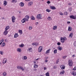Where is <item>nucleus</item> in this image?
I'll list each match as a JSON object with an SVG mask.
<instances>
[{
	"instance_id": "f257e3e1",
	"label": "nucleus",
	"mask_w": 76,
	"mask_h": 76,
	"mask_svg": "<svg viewBox=\"0 0 76 76\" xmlns=\"http://www.w3.org/2000/svg\"><path fill=\"white\" fill-rule=\"evenodd\" d=\"M29 15H26L24 18L23 19L21 20L22 23H23L26 22V21H29Z\"/></svg>"
},
{
	"instance_id": "f03ea898",
	"label": "nucleus",
	"mask_w": 76,
	"mask_h": 76,
	"mask_svg": "<svg viewBox=\"0 0 76 76\" xmlns=\"http://www.w3.org/2000/svg\"><path fill=\"white\" fill-rule=\"evenodd\" d=\"M37 19H42V16H41V14L37 15Z\"/></svg>"
},
{
	"instance_id": "7ed1b4c3",
	"label": "nucleus",
	"mask_w": 76,
	"mask_h": 76,
	"mask_svg": "<svg viewBox=\"0 0 76 76\" xmlns=\"http://www.w3.org/2000/svg\"><path fill=\"white\" fill-rule=\"evenodd\" d=\"M69 65V66H71L73 65V62L71 60H69L68 62Z\"/></svg>"
},
{
	"instance_id": "20e7f679",
	"label": "nucleus",
	"mask_w": 76,
	"mask_h": 76,
	"mask_svg": "<svg viewBox=\"0 0 76 76\" xmlns=\"http://www.w3.org/2000/svg\"><path fill=\"white\" fill-rule=\"evenodd\" d=\"M17 69H18L19 70H22L23 71L25 69H23L22 66H17Z\"/></svg>"
},
{
	"instance_id": "39448f33",
	"label": "nucleus",
	"mask_w": 76,
	"mask_h": 76,
	"mask_svg": "<svg viewBox=\"0 0 76 76\" xmlns=\"http://www.w3.org/2000/svg\"><path fill=\"white\" fill-rule=\"evenodd\" d=\"M38 51L39 53L41 52L42 51V47L40 46V47L38 49Z\"/></svg>"
},
{
	"instance_id": "423d86ee",
	"label": "nucleus",
	"mask_w": 76,
	"mask_h": 76,
	"mask_svg": "<svg viewBox=\"0 0 76 76\" xmlns=\"http://www.w3.org/2000/svg\"><path fill=\"white\" fill-rule=\"evenodd\" d=\"M12 22H13V23H14V22H15V20L16 19V18H15V16H13L12 17Z\"/></svg>"
},
{
	"instance_id": "0eeeda50",
	"label": "nucleus",
	"mask_w": 76,
	"mask_h": 76,
	"mask_svg": "<svg viewBox=\"0 0 76 76\" xmlns=\"http://www.w3.org/2000/svg\"><path fill=\"white\" fill-rule=\"evenodd\" d=\"M70 18H71V19H76V17L73 15L70 16Z\"/></svg>"
},
{
	"instance_id": "6e6552de",
	"label": "nucleus",
	"mask_w": 76,
	"mask_h": 76,
	"mask_svg": "<svg viewBox=\"0 0 76 76\" xmlns=\"http://www.w3.org/2000/svg\"><path fill=\"white\" fill-rule=\"evenodd\" d=\"M7 62V58H4V60H3V63H4V64L6 63Z\"/></svg>"
},
{
	"instance_id": "1a4fd4ad",
	"label": "nucleus",
	"mask_w": 76,
	"mask_h": 76,
	"mask_svg": "<svg viewBox=\"0 0 76 76\" xmlns=\"http://www.w3.org/2000/svg\"><path fill=\"white\" fill-rule=\"evenodd\" d=\"M32 4H33V2H30L28 3V6H31V5H32Z\"/></svg>"
},
{
	"instance_id": "9d476101",
	"label": "nucleus",
	"mask_w": 76,
	"mask_h": 76,
	"mask_svg": "<svg viewBox=\"0 0 76 76\" xmlns=\"http://www.w3.org/2000/svg\"><path fill=\"white\" fill-rule=\"evenodd\" d=\"M50 9H52V10H55L56 9V8L54 6H52L50 7Z\"/></svg>"
},
{
	"instance_id": "9b49d317",
	"label": "nucleus",
	"mask_w": 76,
	"mask_h": 76,
	"mask_svg": "<svg viewBox=\"0 0 76 76\" xmlns=\"http://www.w3.org/2000/svg\"><path fill=\"white\" fill-rule=\"evenodd\" d=\"M61 42L62 43H64V40L63 37L61 38Z\"/></svg>"
},
{
	"instance_id": "f8f14e48",
	"label": "nucleus",
	"mask_w": 76,
	"mask_h": 76,
	"mask_svg": "<svg viewBox=\"0 0 76 76\" xmlns=\"http://www.w3.org/2000/svg\"><path fill=\"white\" fill-rule=\"evenodd\" d=\"M27 50L28 51H29V52H32V49L31 48H28Z\"/></svg>"
},
{
	"instance_id": "ddd939ff",
	"label": "nucleus",
	"mask_w": 76,
	"mask_h": 76,
	"mask_svg": "<svg viewBox=\"0 0 76 76\" xmlns=\"http://www.w3.org/2000/svg\"><path fill=\"white\" fill-rule=\"evenodd\" d=\"M8 33V31L6 30H5V31L4 32V35H7V34Z\"/></svg>"
},
{
	"instance_id": "4468645a",
	"label": "nucleus",
	"mask_w": 76,
	"mask_h": 76,
	"mask_svg": "<svg viewBox=\"0 0 76 76\" xmlns=\"http://www.w3.org/2000/svg\"><path fill=\"white\" fill-rule=\"evenodd\" d=\"M7 4V2L6 1H4V6H6V5Z\"/></svg>"
},
{
	"instance_id": "2eb2a0df",
	"label": "nucleus",
	"mask_w": 76,
	"mask_h": 76,
	"mask_svg": "<svg viewBox=\"0 0 76 76\" xmlns=\"http://www.w3.org/2000/svg\"><path fill=\"white\" fill-rule=\"evenodd\" d=\"M17 51H18V52H19V53H20L22 51V50H21V49L20 48H18L17 49Z\"/></svg>"
},
{
	"instance_id": "dca6fc26",
	"label": "nucleus",
	"mask_w": 76,
	"mask_h": 76,
	"mask_svg": "<svg viewBox=\"0 0 76 76\" xmlns=\"http://www.w3.org/2000/svg\"><path fill=\"white\" fill-rule=\"evenodd\" d=\"M60 67L61 69H65V67H64V65H61V66Z\"/></svg>"
},
{
	"instance_id": "f3484780",
	"label": "nucleus",
	"mask_w": 76,
	"mask_h": 76,
	"mask_svg": "<svg viewBox=\"0 0 76 76\" xmlns=\"http://www.w3.org/2000/svg\"><path fill=\"white\" fill-rule=\"evenodd\" d=\"M19 36L18 33H15L14 36V38H17Z\"/></svg>"
},
{
	"instance_id": "a211bd4d",
	"label": "nucleus",
	"mask_w": 76,
	"mask_h": 76,
	"mask_svg": "<svg viewBox=\"0 0 76 76\" xmlns=\"http://www.w3.org/2000/svg\"><path fill=\"white\" fill-rule=\"evenodd\" d=\"M72 75H73V76H76V73L75 72H72L71 73Z\"/></svg>"
},
{
	"instance_id": "6ab92c4d",
	"label": "nucleus",
	"mask_w": 76,
	"mask_h": 76,
	"mask_svg": "<svg viewBox=\"0 0 76 76\" xmlns=\"http://www.w3.org/2000/svg\"><path fill=\"white\" fill-rule=\"evenodd\" d=\"M62 48V47H61V46H59L58 47V49L59 50V51H61Z\"/></svg>"
},
{
	"instance_id": "aec40b11",
	"label": "nucleus",
	"mask_w": 76,
	"mask_h": 76,
	"mask_svg": "<svg viewBox=\"0 0 76 76\" xmlns=\"http://www.w3.org/2000/svg\"><path fill=\"white\" fill-rule=\"evenodd\" d=\"M51 50V49H49L48 50H47L45 52V54H47L50 53V51Z\"/></svg>"
},
{
	"instance_id": "412c9836",
	"label": "nucleus",
	"mask_w": 76,
	"mask_h": 76,
	"mask_svg": "<svg viewBox=\"0 0 76 76\" xmlns=\"http://www.w3.org/2000/svg\"><path fill=\"white\" fill-rule=\"evenodd\" d=\"M19 5L20 6H21V7H23V6H24V3L22 2H21L20 3Z\"/></svg>"
},
{
	"instance_id": "4be33fe9",
	"label": "nucleus",
	"mask_w": 76,
	"mask_h": 76,
	"mask_svg": "<svg viewBox=\"0 0 76 76\" xmlns=\"http://www.w3.org/2000/svg\"><path fill=\"white\" fill-rule=\"evenodd\" d=\"M68 29L69 31H71L72 30V28L71 27H69Z\"/></svg>"
},
{
	"instance_id": "5701e85b",
	"label": "nucleus",
	"mask_w": 76,
	"mask_h": 76,
	"mask_svg": "<svg viewBox=\"0 0 76 76\" xmlns=\"http://www.w3.org/2000/svg\"><path fill=\"white\" fill-rule=\"evenodd\" d=\"M47 19L49 20H52V18H51V17H48V18H47Z\"/></svg>"
},
{
	"instance_id": "b1692460",
	"label": "nucleus",
	"mask_w": 76,
	"mask_h": 76,
	"mask_svg": "<svg viewBox=\"0 0 76 76\" xmlns=\"http://www.w3.org/2000/svg\"><path fill=\"white\" fill-rule=\"evenodd\" d=\"M57 26H54L53 27V30H55L57 29Z\"/></svg>"
},
{
	"instance_id": "393cba45",
	"label": "nucleus",
	"mask_w": 76,
	"mask_h": 76,
	"mask_svg": "<svg viewBox=\"0 0 76 76\" xmlns=\"http://www.w3.org/2000/svg\"><path fill=\"white\" fill-rule=\"evenodd\" d=\"M19 33H20V35H22V31L21 30H20L18 31Z\"/></svg>"
},
{
	"instance_id": "a878e982",
	"label": "nucleus",
	"mask_w": 76,
	"mask_h": 76,
	"mask_svg": "<svg viewBox=\"0 0 76 76\" xmlns=\"http://www.w3.org/2000/svg\"><path fill=\"white\" fill-rule=\"evenodd\" d=\"M31 20H35V18L33 16H31Z\"/></svg>"
},
{
	"instance_id": "bb28decb",
	"label": "nucleus",
	"mask_w": 76,
	"mask_h": 76,
	"mask_svg": "<svg viewBox=\"0 0 76 76\" xmlns=\"http://www.w3.org/2000/svg\"><path fill=\"white\" fill-rule=\"evenodd\" d=\"M64 71H62L60 72V74L61 75H62L64 74Z\"/></svg>"
},
{
	"instance_id": "cd10ccee",
	"label": "nucleus",
	"mask_w": 76,
	"mask_h": 76,
	"mask_svg": "<svg viewBox=\"0 0 76 76\" xmlns=\"http://www.w3.org/2000/svg\"><path fill=\"white\" fill-rule=\"evenodd\" d=\"M57 50L55 49L54 51V54H56L57 53Z\"/></svg>"
},
{
	"instance_id": "c85d7f7f",
	"label": "nucleus",
	"mask_w": 76,
	"mask_h": 76,
	"mask_svg": "<svg viewBox=\"0 0 76 76\" xmlns=\"http://www.w3.org/2000/svg\"><path fill=\"white\" fill-rule=\"evenodd\" d=\"M38 66L37 65H36V64H35L34 65V68H37L38 67Z\"/></svg>"
},
{
	"instance_id": "c756f323",
	"label": "nucleus",
	"mask_w": 76,
	"mask_h": 76,
	"mask_svg": "<svg viewBox=\"0 0 76 76\" xmlns=\"http://www.w3.org/2000/svg\"><path fill=\"white\" fill-rule=\"evenodd\" d=\"M19 46L20 47L22 48L23 47H24V45H23V44H22L20 45Z\"/></svg>"
},
{
	"instance_id": "7c9ffc66",
	"label": "nucleus",
	"mask_w": 76,
	"mask_h": 76,
	"mask_svg": "<svg viewBox=\"0 0 76 76\" xmlns=\"http://www.w3.org/2000/svg\"><path fill=\"white\" fill-rule=\"evenodd\" d=\"M9 29V26H7L5 28V30H6V31H7V30H8V29Z\"/></svg>"
},
{
	"instance_id": "2f4dec72",
	"label": "nucleus",
	"mask_w": 76,
	"mask_h": 76,
	"mask_svg": "<svg viewBox=\"0 0 76 76\" xmlns=\"http://www.w3.org/2000/svg\"><path fill=\"white\" fill-rule=\"evenodd\" d=\"M73 33H71L70 34H69V37H71V38H72V37L73 36Z\"/></svg>"
},
{
	"instance_id": "473e14b6",
	"label": "nucleus",
	"mask_w": 76,
	"mask_h": 76,
	"mask_svg": "<svg viewBox=\"0 0 76 76\" xmlns=\"http://www.w3.org/2000/svg\"><path fill=\"white\" fill-rule=\"evenodd\" d=\"M3 53H4V52L3 51H0V54H1V55H3Z\"/></svg>"
},
{
	"instance_id": "72a5a7b5",
	"label": "nucleus",
	"mask_w": 76,
	"mask_h": 76,
	"mask_svg": "<svg viewBox=\"0 0 76 76\" xmlns=\"http://www.w3.org/2000/svg\"><path fill=\"white\" fill-rule=\"evenodd\" d=\"M3 76H6L7 75V74L6 72H4L3 73Z\"/></svg>"
},
{
	"instance_id": "f704fd0d",
	"label": "nucleus",
	"mask_w": 76,
	"mask_h": 76,
	"mask_svg": "<svg viewBox=\"0 0 76 76\" xmlns=\"http://www.w3.org/2000/svg\"><path fill=\"white\" fill-rule=\"evenodd\" d=\"M45 75L47 76H50V75H49V73L48 72H47V73H46Z\"/></svg>"
},
{
	"instance_id": "c9c22d12",
	"label": "nucleus",
	"mask_w": 76,
	"mask_h": 76,
	"mask_svg": "<svg viewBox=\"0 0 76 76\" xmlns=\"http://www.w3.org/2000/svg\"><path fill=\"white\" fill-rule=\"evenodd\" d=\"M46 12H51V10L48 9H47L46 10Z\"/></svg>"
},
{
	"instance_id": "e433bc0d",
	"label": "nucleus",
	"mask_w": 76,
	"mask_h": 76,
	"mask_svg": "<svg viewBox=\"0 0 76 76\" xmlns=\"http://www.w3.org/2000/svg\"><path fill=\"white\" fill-rule=\"evenodd\" d=\"M72 5V4H71V3H69L68 5V7H70V6Z\"/></svg>"
},
{
	"instance_id": "4c0bfd02",
	"label": "nucleus",
	"mask_w": 76,
	"mask_h": 76,
	"mask_svg": "<svg viewBox=\"0 0 76 76\" xmlns=\"http://www.w3.org/2000/svg\"><path fill=\"white\" fill-rule=\"evenodd\" d=\"M23 58L24 60H26V59H27V57L26 56H24Z\"/></svg>"
},
{
	"instance_id": "58836bf2",
	"label": "nucleus",
	"mask_w": 76,
	"mask_h": 76,
	"mask_svg": "<svg viewBox=\"0 0 76 76\" xmlns=\"http://www.w3.org/2000/svg\"><path fill=\"white\" fill-rule=\"evenodd\" d=\"M74 45L75 47H76V41H75L74 42Z\"/></svg>"
},
{
	"instance_id": "ea45409f",
	"label": "nucleus",
	"mask_w": 76,
	"mask_h": 76,
	"mask_svg": "<svg viewBox=\"0 0 76 76\" xmlns=\"http://www.w3.org/2000/svg\"><path fill=\"white\" fill-rule=\"evenodd\" d=\"M0 42H2V43L3 42H4V40H3V39H2V40L0 41Z\"/></svg>"
},
{
	"instance_id": "a19ab883",
	"label": "nucleus",
	"mask_w": 76,
	"mask_h": 76,
	"mask_svg": "<svg viewBox=\"0 0 76 76\" xmlns=\"http://www.w3.org/2000/svg\"><path fill=\"white\" fill-rule=\"evenodd\" d=\"M72 8H69V9H68V10H69V11L70 12H71V11H72Z\"/></svg>"
},
{
	"instance_id": "79ce46f5",
	"label": "nucleus",
	"mask_w": 76,
	"mask_h": 76,
	"mask_svg": "<svg viewBox=\"0 0 76 76\" xmlns=\"http://www.w3.org/2000/svg\"><path fill=\"white\" fill-rule=\"evenodd\" d=\"M57 44L58 45H60V44H61V43L59 42H58L57 43Z\"/></svg>"
},
{
	"instance_id": "37998d69",
	"label": "nucleus",
	"mask_w": 76,
	"mask_h": 76,
	"mask_svg": "<svg viewBox=\"0 0 76 76\" xmlns=\"http://www.w3.org/2000/svg\"><path fill=\"white\" fill-rule=\"evenodd\" d=\"M58 62H59V60L58 59L56 61V64H58Z\"/></svg>"
},
{
	"instance_id": "c03bdc74",
	"label": "nucleus",
	"mask_w": 76,
	"mask_h": 76,
	"mask_svg": "<svg viewBox=\"0 0 76 76\" xmlns=\"http://www.w3.org/2000/svg\"><path fill=\"white\" fill-rule=\"evenodd\" d=\"M15 1H16V0H12V3H14Z\"/></svg>"
},
{
	"instance_id": "a18cd8bd",
	"label": "nucleus",
	"mask_w": 76,
	"mask_h": 76,
	"mask_svg": "<svg viewBox=\"0 0 76 76\" xmlns=\"http://www.w3.org/2000/svg\"><path fill=\"white\" fill-rule=\"evenodd\" d=\"M64 14L65 15H67V12H64Z\"/></svg>"
},
{
	"instance_id": "49530a36",
	"label": "nucleus",
	"mask_w": 76,
	"mask_h": 76,
	"mask_svg": "<svg viewBox=\"0 0 76 76\" xmlns=\"http://www.w3.org/2000/svg\"><path fill=\"white\" fill-rule=\"evenodd\" d=\"M47 3H48V4H50V1H48L47 2Z\"/></svg>"
},
{
	"instance_id": "de8ad7c7",
	"label": "nucleus",
	"mask_w": 76,
	"mask_h": 76,
	"mask_svg": "<svg viewBox=\"0 0 76 76\" xmlns=\"http://www.w3.org/2000/svg\"><path fill=\"white\" fill-rule=\"evenodd\" d=\"M63 38L64 40H67V38L66 37H64Z\"/></svg>"
},
{
	"instance_id": "09e8293b",
	"label": "nucleus",
	"mask_w": 76,
	"mask_h": 76,
	"mask_svg": "<svg viewBox=\"0 0 76 76\" xmlns=\"http://www.w3.org/2000/svg\"><path fill=\"white\" fill-rule=\"evenodd\" d=\"M60 15H63V13H62V12H60Z\"/></svg>"
},
{
	"instance_id": "8fccbe9b",
	"label": "nucleus",
	"mask_w": 76,
	"mask_h": 76,
	"mask_svg": "<svg viewBox=\"0 0 76 76\" xmlns=\"http://www.w3.org/2000/svg\"><path fill=\"white\" fill-rule=\"evenodd\" d=\"M32 27H29V30H31V29H32Z\"/></svg>"
},
{
	"instance_id": "3c124183",
	"label": "nucleus",
	"mask_w": 76,
	"mask_h": 76,
	"mask_svg": "<svg viewBox=\"0 0 76 76\" xmlns=\"http://www.w3.org/2000/svg\"><path fill=\"white\" fill-rule=\"evenodd\" d=\"M74 70H76V67H75L73 69Z\"/></svg>"
},
{
	"instance_id": "603ef678",
	"label": "nucleus",
	"mask_w": 76,
	"mask_h": 76,
	"mask_svg": "<svg viewBox=\"0 0 76 76\" xmlns=\"http://www.w3.org/2000/svg\"><path fill=\"white\" fill-rule=\"evenodd\" d=\"M36 44L35 43H33L32 45H35Z\"/></svg>"
},
{
	"instance_id": "864d4df0",
	"label": "nucleus",
	"mask_w": 76,
	"mask_h": 76,
	"mask_svg": "<svg viewBox=\"0 0 76 76\" xmlns=\"http://www.w3.org/2000/svg\"><path fill=\"white\" fill-rule=\"evenodd\" d=\"M38 24V22H37L35 23V25H37Z\"/></svg>"
},
{
	"instance_id": "5fc2aeb1",
	"label": "nucleus",
	"mask_w": 76,
	"mask_h": 76,
	"mask_svg": "<svg viewBox=\"0 0 76 76\" xmlns=\"http://www.w3.org/2000/svg\"><path fill=\"white\" fill-rule=\"evenodd\" d=\"M2 45H3V46H4V45H5V43L3 42V43Z\"/></svg>"
},
{
	"instance_id": "6e6d98bb",
	"label": "nucleus",
	"mask_w": 76,
	"mask_h": 76,
	"mask_svg": "<svg viewBox=\"0 0 76 76\" xmlns=\"http://www.w3.org/2000/svg\"><path fill=\"white\" fill-rule=\"evenodd\" d=\"M66 56H64L63 57V58H66Z\"/></svg>"
},
{
	"instance_id": "4d7b16f0",
	"label": "nucleus",
	"mask_w": 76,
	"mask_h": 76,
	"mask_svg": "<svg viewBox=\"0 0 76 76\" xmlns=\"http://www.w3.org/2000/svg\"><path fill=\"white\" fill-rule=\"evenodd\" d=\"M44 70H47V68L45 67H44Z\"/></svg>"
},
{
	"instance_id": "13d9d810",
	"label": "nucleus",
	"mask_w": 76,
	"mask_h": 76,
	"mask_svg": "<svg viewBox=\"0 0 76 76\" xmlns=\"http://www.w3.org/2000/svg\"><path fill=\"white\" fill-rule=\"evenodd\" d=\"M48 62V60H46L45 61V62Z\"/></svg>"
},
{
	"instance_id": "bf43d9fd",
	"label": "nucleus",
	"mask_w": 76,
	"mask_h": 76,
	"mask_svg": "<svg viewBox=\"0 0 76 76\" xmlns=\"http://www.w3.org/2000/svg\"><path fill=\"white\" fill-rule=\"evenodd\" d=\"M67 23H68V24L70 23V21H68L67 22Z\"/></svg>"
},
{
	"instance_id": "052dcab7",
	"label": "nucleus",
	"mask_w": 76,
	"mask_h": 76,
	"mask_svg": "<svg viewBox=\"0 0 76 76\" xmlns=\"http://www.w3.org/2000/svg\"><path fill=\"white\" fill-rule=\"evenodd\" d=\"M37 69H34V71H37Z\"/></svg>"
},
{
	"instance_id": "680f3d73",
	"label": "nucleus",
	"mask_w": 76,
	"mask_h": 76,
	"mask_svg": "<svg viewBox=\"0 0 76 76\" xmlns=\"http://www.w3.org/2000/svg\"><path fill=\"white\" fill-rule=\"evenodd\" d=\"M75 57V55H73L72 56V57Z\"/></svg>"
},
{
	"instance_id": "e2e57ef3",
	"label": "nucleus",
	"mask_w": 76,
	"mask_h": 76,
	"mask_svg": "<svg viewBox=\"0 0 76 76\" xmlns=\"http://www.w3.org/2000/svg\"><path fill=\"white\" fill-rule=\"evenodd\" d=\"M30 0H26V1H30Z\"/></svg>"
},
{
	"instance_id": "0e129e2a",
	"label": "nucleus",
	"mask_w": 76,
	"mask_h": 76,
	"mask_svg": "<svg viewBox=\"0 0 76 76\" xmlns=\"http://www.w3.org/2000/svg\"><path fill=\"white\" fill-rule=\"evenodd\" d=\"M56 66H54V69H56Z\"/></svg>"
},
{
	"instance_id": "69168bd1",
	"label": "nucleus",
	"mask_w": 76,
	"mask_h": 76,
	"mask_svg": "<svg viewBox=\"0 0 76 76\" xmlns=\"http://www.w3.org/2000/svg\"><path fill=\"white\" fill-rule=\"evenodd\" d=\"M38 59H39V58H38L36 60L37 61L38 60Z\"/></svg>"
},
{
	"instance_id": "338daca9",
	"label": "nucleus",
	"mask_w": 76,
	"mask_h": 76,
	"mask_svg": "<svg viewBox=\"0 0 76 76\" xmlns=\"http://www.w3.org/2000/svg\"><path fill=\"white\" fill-rule=\"evenodd\" d=\"M2 19H4V17L2 18Z\"/></svg>"
},
{
	"instance_id": "774afa93",
	"label": "nucleus",
	"mask_w": 76,
	"mask_h": 76,
	"mask_svg": "<svg viewBox=\"0 0 76 76\" xmlns=\"http://www.w3.org/2000/svg\"><path fill=\"white\" fill-rule=\"evenodd\" d=\"M1 44H2V42H1L0 43V45H1Z\"/></svg>"
}]
</instances>
